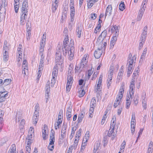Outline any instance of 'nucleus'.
<instances>
[{"label":"nucleus","mask_w":153,"mask_h":153,"mask_svg":"<svg viewBox=\"0 0 153 153\" xmlns=\"http://www.w3.org/2000/svg\"><path fill=\"white\" fill-rule=\"evenodd\" d=\"M139 96L138 94L135 95L133 100V104L134 105H136L138 103Z\"/></svg>","instance_id":"nucleus-31"},{"label":"nucleus","mask_w":153,"mask_h":153,"mask_svg":"<svg viewBox=\"0 0 153 153\" xmlns=\"http://www.w3.org/2000/svg\"><path fill=\"white\" fill-rule=\"evenodd\" d=\"M126 7L124 2H122L119 5V9L121 11H123L125 8Z\"/></svg>","instance_id":"nucleus-46"},{"label":"nucleus","mask_w":153,"mask_h":153,"mask_svg":"<svg viewBox=\"0 0 153 153\" xmlns=\"http://www.w3.org/2000/svg\"><path fill=\"white\" fill-rule=\"evenodd\" d=\"M125 89V84L124 83H123L121 85L120 87L119 92L117 95L116 100L115 101L114 105V108H116L119 105L120 106L121 105L120 104L124 93Z\"/></svg>","instance_id":"nucleus-3"},{"label":"nucleus","mask_w":153,"mask_h":153,"mask_svg":"<svg viewBox=\"0 0 153 153\" xmlns=\"http://www.w3.org/2000/svg\"><path fill=\"white\" fill-rule=\"evenodd\" d=\"M107 34V30H104L98 37V40L102 41H103L104 40V39L106 37Z\"/></svg>","instance_id":"nucleus-21"},{"label":"nucleus","mask_w":153,"mask_h":153,"mask_svg":"<svg viewBox=\"0 0 153 153\" xmlns=\"http://www.w3.org/2000/svg\"><path fill=\"white\" fill-rule=\"evenodd\" d=\"M126 145V142L124 140L121 144L118 153H123Z\"/></svg>","instance_id":"nucleus-28"},{"label":"nucleus","mask_w":153,"mask_h":153,"mask_svg":"<svg viewBox=\"0 0 153 153\" xmlns=\"http://www.w3.org/2000/svg\"><path fill=\"white\" fill-rule=\"evenodd\" d=\"M114 69V65H110V67L109 70L108 71V74L113 75Z\"/></svg>","instance_id":"nucleus-45"},{"label":"nucleus","mask_w":153,"mask_h":153,"mask_svg":"<svg viewBox=\"0 0 153 153\" xmlns=\"http://www.w3.org/2000/svg\"><path fill=\"white\" fill-rule=\"evenodd\" d=\"M11 82V80L10 79H6L4 80V84L5 85H7L9 84Z\"/></svg>","instance_id":"nucleus-55"},{"label":"nucleus","mask_w":153,"mask_h":153,"mask_svg":"<svg viewBox=\"0 0 153 153\" xmlns=\"http://www.w3.org/2000/svg\"><path fill=\"white\" fill-rule=\"evenodd\" d=\"M142 106L143 108L145 110H146L147 108V104L145 97H144V99H143L142 100Z\"/></svg>","instance_id":"nucleus-42"},{"label":"nucleus","mask_w":153,"mask_h":153,"mask_svg":"<svg viewBox=\"0 0 153 153\" xmlns=\"http://www.w3.org/2000/svg\"><path fill=\"white\" fill-rule=\"evenodd\" d=\"M102 143L103 144V146H106L108 143V140L107 138L104 137L103 138L102 140Z\"/></svg>","instance_id":"nucleus-62"},{"label":"nucleus","mask_w":153,"mask_h":153,"mask_svg":"<svg viewBox=\"0 0 153 153\" xmlns=\"http://www.w3.org/2000/svg\"><path fill=\"white\" fill-rule=\"evenodd\" d=\"M74 81L73 76H67V83L72 85Z\"/></svg>","instance_id":"nucleus-35"},{"label":"nucleus","mask_w":153,"mask_h":153,"mask_svg":"<svg viewBox=\"0 0 153 153\" xmlns=\"http://www.w3.org/2000/svg\"><path fill=\"white\" fill-rule=\"evenodd\" d=\"M8 153H18L16 152V146L15 144H13L9 149Z\"/></svg>","instance_id":"nucleus-29"},{"label":"nucleus","mask_w":153,"mask_h":153,"mask_svg":"<svg viewBox=\"0 0 153 153\" xmlns=\"http://www.w3.org/2000/svg\"><path fill=\"white\" fill-rule=\"evenodd\" d=\"M23 67H24L23 70L22 71L23 74H24V75L28 74V70L27 67V62L26 60H24L23 62Z\"/></svg>","instance_id":"nucleus-15"},{"label":"nucleus","mask_w":153,"mask_h":153,"mask_svg":"<svg viewBox=\"0 0 153 153\" xmlns=\"http://www.w3.org/2000/svg\"><path fill=\"white\" fill-rule=\"evenodd\" d=\"M19 4H14L15 12L16 13H17L19 11Z\"/></svg>","instance_id":"nucleus-48"},{"label":"nucleus","mask_w":153,"mask_h":153,"mask_svg":"<svg viewBox=\"0 0 153 153\" xmlns=\"http://www.w3.org/2000/svg\"><path fill=\"white\" fill-rule=\"evenodd\" d=\"M50 82L48 81L47 82L45 89V93H49L50 91Z\"/></svg>","instance_id":"nucleus-39"},{"label":"nucleus","mask_w":153,"mask_h":153,"mask_svg":"<svg viewBox=\"0 0 153 153\" xmlns=\"http://www.w3.org/2000/svg\"><path fill=\"white\" fill-rule=\"evenodd\" d=\"M39 116V113L38 112H35L33 117L32 123L35 126L37 124Z\"/></svg>","instance_id":"nucleus-20"},{"label":"nucleus","mask_w":153,"mask_h":153,"mask_svg":"<svg viewBox=\"0 0 153 153\" xmlns=\"http://www.w3.org/2000/svg\"><path fill=\"white\" fill-rule=\"evenodd\" d=\"M153 149V143L152 141H151L149 143L148 149V152L149 153H152Z\"/></svg>","instance_id":"nucleus-37"},{"label":"nucleus","mask_w":153,"mask_h":153,"mask_svg":"<svg viewBox=\"0 0 153 153\" xmlns=\"http://www.w3.org/2000/svg\"><path fill=\"white\" fill-rule=\"evenodd\" d=\"M135 80L134 79H132L130 82L129 89V94H128L126 97V101L131 103L132 97L133 96L134 92L135 86L134 85Z\"/></svg>","instance_id":"nucleus-4"},{"label":"nucleus","mask_w":153,"mask_h":153,"mask_svg":"<svg viewBox=\"0 0 153 153\" xmlns=\"http://www.w3.org/2000/svg\"><path fill=\"white\" fill-rule=\"evenodd\" d=\"M101 25L100 24H97V27L95 29L94 33L95 34L99 33L101 30Z\"/></svg>","instance_id":"nucleus-38"},{"label":"nucleus","mask_w":153,"mask_h":153,"mask_svg":"<svg viewBox=\"0 0 153 153\" xmlns=\"http://www.w3.org/2000/svg\"><path fill=\"white\" fill-rule=\"evenodd\" d=\"M74 0H70L69 7L70 10V16L71 21L73 22L74 18L75 13Z\"/></svg>","instance_id":"nucleus-7"},{"label":"nucleus","mask_w":153,"mask_h":153,"mask_svg":"<svg viewBox=\"0 0 153 153\" xmlns=\"http://www.w3.org/2000/svg\"><path fill=\"white\" fill-rule=\"evenodd\" d=\"M66 130L65 129H62L61 131V137L62 138H64L66 136Z\"/></svg>","instance_id":"nucleus-51"},{"label":"nucleus","mask_w":153,"mask_h":153,"mask_svg":"<svg viewBox=\"0 0 153 153\" xmlns=\"http://www.w3.org/2000/svg\"><path fill=\"white\" fill-rule=\"evenodd\" d=\"M93 73V71H92V69H90L88 70L86 73L85 76H87L88 79H89L90 78V77Z\"/></svg>","instance_id":"nucleus-40"},{"label":"nucleus","mask_w":153,"mask_h":153,"mask_svg":"<svg viewBox=\"0 0 153 153\" xmlns=\"http://www.w3.org/2000/svg\"><path fill=\"white\" fill-rule=\"evenodd\" d=\"M45 38L44 39L43 42H41L40 48H39V52L40 54H43V52L44 51V48L45 45Z\"/></svg>","instance_id":"nucleus-25"},{"label":"nucleus","mask_w":153,"mask_h":153,"mask_svg":"<svg viewBox=\"0 0 153 153\" xmlns=\"http://www.w3.org/2000/svg\"><path fill=\"white\" fill-rule=\"evenodd\" d=\"M28 6L26 5V6H22V7L21 11L25 12H28Z\"/></svg>","instance_id":"nucleus-60"},{"label":"nucleus","mask_w":153,"mask_h":153,"mask_svg":"<svg viewBox=\"0 0 153 153\" xmlns=\"http://www.w3.org/2000/svg\"><path fill=\"white\" fill-rule=\"evenodd\" d=\"M72 85L68 84L67 83L66 85V92L68 93L69 92L71 88Z\"/></svg>","instance_id":"nucleus-57"},{"label":"nucleus","mask_w":153,"mask_h":153,"mask_svg":"<svg viewBox=\"0 0 153 153\" xmlns=\"http://www.w3.org/2000/svg\"><path fill=\"white\" fill-rule=\"evenodd\" d=\"M79 140V138H78L76 137H75L73 144L71 146L74 148V150H75L76 149Z\"/></svg>","instance_id":"nucleus-26"},{"label":"nucleus","mask_w":153,"mask_h":153,"mask_svg":"<svg viewBox=\"0 0 153 153\" xmlns=\"http://www.w3.org/2000/svg\"><path fill=\"white\" fill-rule=\"evenodd\" d=\"M119 29L120 27H118L116 25L113 26L111 29L112 33H114V35L118 36Z\"/></svg>","instance_id":"nucleus-19"},{"label":"nucleus","mask_w":153,"mask_h":153,"mask_svg":"<svg viewBox=\"0 0 153 153\" xmlns=\"http://www.w3.org/2000/svg\"><path fill=\"white\" fill-rule=\"evenodd\" d=\"M73 66H71V65H70L68 71L67 76H73Z\"/></svg>","instance_id":"nucleus-34"},{"label":"nucleus","mask_w":153,"mask_h":153,"mask_svg":"<svg viewBox=\"0 0 153 153\" xmlns=\"http://www.w3.org/2000/svg\"><path fill=\"white\" fill-rule=\"evenodd\" d=\"M89 56L88 54H86L84 55L81 62V65L83 66V67L86 66L87 65L88 59Z\"/></svg>","instance_id":"nucleus-12"},{"label":"nucleus","mask_w":153,"mask_h":153,"mask_svg":"<svg viewBox=\"0 0 153 153\" xmlns=\"http://www.w3.org/2000/svg\"><path fill=\"white\" fill-rule=\"evenodd\" d=\"M76 129L77 127L75 126L72 128L71 134L69 136V138L71 140L75 134V131L76 130Z\"/></svg>","instance_id":"nucleus-32"},{"label":"nucleus","mask_w":153,"mask_h":153,"mask_svg":"<svg viewBox=\"0 0 153 153\" xmlns=\"http://www.w3.org/2000/svg\"><path fill=\"white\" fill-rule=\"evenodd\" d=\"M85 114V113L83 111H82L78 115V120H82L84 117Z\"/></svg>","instance_id":"nucleus-47"},{"label":"nucleus","mask_w":153,"mask_h":153,"mask_svg":"<svg viewBox=\"0 0 153 153\" xmlns=\"http://www.w3.org/2000/svg\"><path fill=\"white\" fill-rule=\"evenodd\" d=\"M1 6L4 7H6L7 6V2L6 0H2Z\"/></svg>","instance_id":"nucleus-56"},{"label":"nucleus","mask_w":153,"mask_h":153,"mask_svg":"<svg viewBox=\"0 0 153 153\" xmlns=\"http://www.w3.org/2000/svg\"><path fill=\"white\" fill-rule=\"evenodd\" d=\"M58 6V4L54 3L52 4L51 9L53 12H55Z\"/></svg>","instance_id":"nucleus-50"},{"label":"nucleus","mask_w":153,"mask_h":153,"mask_svg":"<svg viewBox=\"0 0 153 153\" xmlns=\"http://www.w3.org/2000/svg\"><path fill=\"white\" fill-rule=\"evenodd\" d=\"M102 50L101 49H100L99 48L97 49L96 50L94 53V56L96 59H98L101 55Z\"/></svg>","instance_id":"nucleus-22"},{"label":"nucleus","mask_w":153,"mask_h":153,"mask_svg":"<svg viewBox=\"0 0 153 153\" xmlns=\"http://www.w3.org/2000/svg\"><path fill=\"white\" fill-rule=\"evenodd\" d=\"M112 6L111 5H109L106 8L105 13V16L107 15L110 16L112 12Z\"/></svg>","instance_id":"nucleus-24"},{"label":"nucleus","mask_w":153,"mask_h":153,"mask_svg":"<svg viewBox=\"0 0 153 153\" xmlns=\"http://www.w3.org/2000/svg\"><path fill=\"white\" fill-rule=\"evenodd\" d=\"M55 135L54 131L52 129L50 134V142L48 147V149L51 151H52L54 149V143L55 141Z\"/></svg>","instance_id":"nucleus-5"},{"label":"nucleus","mask_w":153,"mask_h":153,"mask_svg":"<svg viewBox=\"0 0 153 153\" xmlns=\"http://www.w3.org/2000/svg\"><path fill=\"white\" fill-rule=\"evenodd\" d=\"M3 94L0 97V103H1L5 101L6 100L5 97H7L8 95L7 91L6 93H3Z\"/></svg>","instance_id":"nucleus-30"},{"label":"nucleus","mask_w":153,"mask_h":153,"mask_svg":"<svg viewBox=\"0 0 153 153\" xmlns=\"http://www.w3.org/2000/svg\"><path fill=\"white\" fill-rule=\"evenodd\" d=\"M90 136V132L89 131H87L85 135V137L83 139H85V140L86 141H88V140Z\"/></svg>","instance_id":"nucleus-53"},{"label":"nucleus","mask_w":153,"mask_h":153,"mask_svg":"<svg viewBox=\"0 0 153 153\" xmlns=\"http://www.w3.org/2000/svg\"><path fill=\"white\" fill-rule=\"evenodd\" d=\"M19 47L17 49V52L16 53L17 60L18 62H21L22 57V45L19 44Z\"/></svg>","instance_id":"nucleus-10"},{"label":"nucleus","mask_w":153,"mask_h":153,"mask_svg":"<svg viewBox=\"0 0 153 153\" xmlns=\"http://www.w3.org/2000/svg\"><path fill=\"white\" fill-rule=\"evenodd\" d=\"M98 73L95 72L92 76L91 80H94L97 76Z\"/></svg>","instance_id":"nucleus-64"},{"label":"nucleus","mask_w":153,"mask_h":153,"mask_svg":"<svg viewBox=\"0 0 153 153\" xmlns=\"http://www.w3.org/2000/svg\"><path fill=\"white\" fill-rule=\"evenodd\" d=\"M78 93L79 97H81L84 95L85 93V92L82 87H80V88H78Z\"/></svg>","instance_id":"nucleus-27"},{"label":"nucleus","mask_w":153,"mask_h":153,"mask_svg":"<svg viewBox=\"0 0 153 153\" xmlns=\"http://www.w3.org/2000/svg\"><path fill=\"white\" fill-rule=\"evenodd\" d=\"M123 71L122 69L121 70H120V71L118 73V78L119 77V79L122 78L123 75Z\"/></svg>","instance_id":"nucleus-61"},{"label":"nucleus","mask_w":153,"mask_h":153,"mask_svg":"<svg viewBox=\"0 0 153 153\" xmlns=\"http://www.w3.org/2000/svg\"><path fill=\"white\" fill-rule=\"evenodd\" d=\"M26 153H30V146H26L25 147Z\"/></svg>","instance_id":"nucleus-63"},{"label":"nucleus","mask_w":153,"mask_h":153,"mask_svg":"<svg viewBox=\"0 0 153 153\" xmlns=\"http://www.w3.org/2000/svg\"><path fill=\"white\" fill-rule=\"evenodd\" d=\"M48 130L47 126L45 124L43 126V129L42 130V133H48Z\"/></svg>","instance_id":"nucleus-54"},{"label":"nucleus","mask_w":153,"mask_h":153,"mask_svg":"<svg viewBox=\"0 0 153 153\" xmlns=\"http://www.w3.org/2000/svg\"><path fill=\"white\" fill-rule=\"evenodd\" d=\"M129 58L128 59V62L127 65L130 66H134L133 65L135 64L136 59V56L134 55L131 59V57L132 56V55L131 53H130L129 55Z\"/></svg>","instance_id":"nucleus-13"},{"label":"nucleus","mask_w":153,"mask_h":153,"mask_svg":"<svg viewBox=\"0 0 153 153\" xmlns=\"http://www.w3.org/2000/svg\"><path fill=\"white\" fill-rule=\"evenodd\" d=\"M94 108H93L92 107H90L89 111V117H92L93 116V114L94 112Z\"/></svg>","instance_id":"nucleus-44"},{"label":"nucleus","mask_w":153,"mask_h":153,"mask_svg":"<svg viewBox=\"0 0 153 153\" xmlns=\"http://www.w3.org/2000/svg\"><path fill=\"white\" fill-rule=\"evenodd\" d=\"M103 75L102 74L100 75L99 78L98 82L97 85L95 86L94 88V92L96 93L99 95L102 94V79Z\"/></svg>","instance_id":"nucleus-6"},{"label":"nucleus","mask_w":153,"mask_h":153,"mask_svg":"<svg viewBox=\"0 0 153 153\" xmlns=\"http://www.w3.org/2000/svg\"><path fill=\"white\" fill-rule=\"evenodd\" d=\"M100 143L99 141H96L94 145L93 152L94 153H96L97 151L99 150L101 148L100 146Z\"/></svg>","instance_id":"nucleus-23"},{"label":"nucleus","mask_w":153,"mask_h":153,"mask_svg":"<svg viewBox=\"0 0 153 153\" xmlns=\"http://www.w3.org/2000/svg\"><path fill=\"white\" fill-rule=\"evenodd\" d=\"M62 49L63 54L66 56L68 54L70 60L73 59L74 55V43L71 42L69 43V39L68 35L66 36L63 42Z\"/></svg>","instance_id":"nucleus-1"},{"label":"nucleus","mask_w":153,"mask_h":153,"mask_svg":"<svg viewBox=\"0 0 153 153\" xmlns=\"http://www.w3.org/2000/svg\"><path fill=\"white\" fill-rule=\"evenodd\" d=\"M76 35L79 38H80L81 36L82 30L79 27H78L77 28L76 30Z\"/></svg>","instance_id":"nucleus-43"},{"label":"nucleus","mask_w":153,"mask_h":153,"mask_svg":"<svg viewBox=\"0 0 153 153\" xmlns=\"http://www.w3.org/2000/svg\"><path fill=\"white\" fill-rule=\"evenodd\" d=\"M118 35H114L112 37L111 41L116 43Z\"/></svg>","instance_id":"nucleus-59"},{"label":"nucleus","mask_w":153,"mask_h":153,"mask_svg":"<svg viewBox=\"0 0 153 153\" xmlns=\"http://www.w3.org/2000/svg\"><path fill=\"white\" fill-rule=\"evenodd\" d=\"M63 111L62 110H61L59 111V112L58 116V120L56 123L54 124V128L56 130L58 128L59 126L62 124L63 120Z\"/></svg>","instance_id":"nucleus-8"},{"label":"nucleus","mask_w":153,"mask_h":153,"mask_svg":"<svg viewBox=\"0 0 153 153\" xmlns=\"http://www.w3.org/2000/svg\"><path fill=\"white\" fill-rule=\"evenodd\" d=\"M123 105H120L119 108L118 109L117 111V114L118 115H120L121 112L123 109Z\"/></svg>","instance_id":"nucleus-58"},{"label":"nucleus","mask_w":153,"mask_h":153,"mask_svg":"<svg viewBox=\"0 0 153 153\" xmlns=\"http://www.w3.org/2000/svg\"><path fill=\"white\" fill-rule=\"evenodd\" d=\"M28 12H25L21 11V14L20 19V24L23 25L25 24V22L27 18Z\"/></svg>","instance_id":"nucleus-11"},{"label":"nucleus","mask_w":153,"mask_h":153,"mask_svg":"<svg viewBox=\"0 0 153 153\" xmlns=\"http://www.w3.org/2000/svg\"><path fill=\"white\" fill-rule=\"evenodd\" d=\"M147 51V48H145L144 49L142 53L141 56V58H144L146 55Z\"/></svg>","instance_id":"nucleus-52"},{"label":"nucleus","mask_w":153,"mask_h":153,"mask_svg":"<svg viewBox=\"0 0 153 153\" xmlns=\"http://www.w3.org/2000/svg\"><path fill=\"white\" fill-rule=\"evenodd\" d=\"M118 128L117 125H116V117L115 116H114L111 121L110 128L114 130L116 128L117 129Z\"/></svg>","instance_id":"nucleus-16"},{"label":"nucleus","mask_w":153,"mask_h":153,"mask_svg":"<svg viewBox=\"0 0 153 153\" xmlns=\"http://www.w3.org/2000/svg\"><path fill=\"white\" fill-rule=\"evenodd\" d=\"M64 60L62 58L61 53L59 50L57 51L56 52L55 62L56 65L53 68L52 72V79L51 80V86H53L55 83V78L56 77L58 73V68H62L63 66Z\"/></svg>","instance_id":"nucleus-2"},{"label":"nucleus","mask_w":153,"mask_h":153,"mask_svg":"<svg viewBox=\"0 0 153 153\" xmlns=\"http://www.w3.org/2000/svg\"><path fill=\"white\" fill-rule=\"evenodd\" d=\"M66 114L67 119L69 120L71 117V109L70 107L67 108Z\"/></svg>","instance_id":"nucleus-36"},{"label":"nucleus","mask_w":153,"mask_h":153,"mask_svg":"<svg viewBox=\"0 0 153 153\" xmlns=\"http://www.w3.org/2000/svg\"><path fill=\"white\" fill-rule=\"evenodd\" d=\"M96 105V100L95 98L93 97L92 98L90 103V107L95 108Z\"/></svg>","instance_id":"nucleus-41"},{"label":"nucleus","mask_w":153,"mask_h":153,"mask_svg":"<svg viewBox=\"0 0 153 153\" xmlns=\"http://www.w3.org/2000/svg\"><path fill=\"white\" fill-rule=\"evenodd\" d=\"M136 126V119L135 114H132L131 121V130L132 134H133L135 131Z\"/></svg>","instance_id":"nucleus-9"},{"label":"nucleus","mask_w":153,"mask_h":153,"mask_svg":"<svg viewBox=\"0 0 153 153\" xmlns=\"http://www.w3.org/2000/svg\"><path fill=\"white\" fill-rule=\"evenodd\" d=\"M5 49H3V59L5 61H7L8 58V47L7 46H5Z\"/></svg>","instance_id":"nucleus-18"},{"label":"nucleus","mask_w":153,"mask_h":153,"mask_svg":"<svg viewBox=\"0 0 153 153\" xmlns=\"http://www.w3.org/2000/svg\"><path fill=\"white\" fill-rule=\"evenodd\" d=\"M114 130L113 129L110 128L107 134L108 136L111 137L112 140H113L116 137L117 133L114 132Z\"/></svg>","instance_id":"nucleus-14"},{"label":"nucleus","mask_w":153,"mask_h":153,"mask_svg":"<svg viewBox=\"0 0 153 153\" xmlns=\"http://www.w3.org/2000/svg\"><path fill=\"white\" fill-rule=\"evenodd\" d=\"M27 33L26 37L27 40H29L30 39L31 36V27L30 25H29L27 23Z\"/></svg>","instance_id":"nucleus-17"},{"label":"nucleus","mask_w":153,"mask_h":153,"mask_svg":"<svg viewBox=\"0 0 153 153\" xmlns=\"http://www.w3.org/2000/svg\"><path fill=\"white\" fill-rule=\"evenodd\" d=\"M94 0H87V7L89 8H91L94 5V3L96 2Z\"/></svg>","instance_id":"nucleus-33"},{"label":"nucleus","mask_w":153,"mask_h":153,"mask_svg":"<svg viewBox=\"0 0 153 153\" xmlns=\"http://www.w3.org/2000/svg\"><path fill=\"white\" fill-rule=\"evenodd\" d=\"M82 131V129L79 128L78 131H77L75 137H76L78 138H79L81 136Z\"/></svg>","instance_id":"nucleus-49"}]
</instances>
